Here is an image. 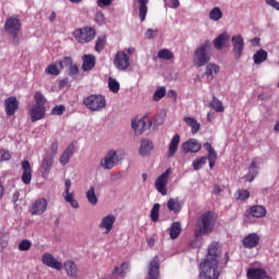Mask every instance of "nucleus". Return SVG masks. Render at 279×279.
Listing matches in <instances>:
<instances>
[{
	"label": "nucleus",
	"instance_id": "obj_27",
	"mask_svg": "<svg viewBox=\"0 0 279 279\" xmlns=\"http://www.w3.org/2000/svg\"><path fill=\"white\" fill-rule=\"evenodd\" d=\"M178 147H180V134H175L170 141L168 147V158H173L178 153Z\"/></svg>",
	"mask_w": 279,
	"mask_h": 279
},
{
	"label": "nucleus",
	"instance_id": "obj_29",
	"mask_svg": "<svg viewBox=\"0 0 279 279\" xmlns=\"http://www.w3.org/2000/svg\"><path fill=\"white\" fill-rule=\"evenodd\" d=\"M63 267L66 271V275L70 278H77L78 268H77V265L75 264V262H73L71 259L65 260L64 264H63Z\"/></svg>",
	"mask_w": 279,
	"mask_h": 279
},
{
	"label": "nucleus",
	"instance_id": "obj_2",
	"mask_svg": "<svg viewBox=\"0 0 279 279\" xmlns=\"http://www.w3.org/2000/svg\"><path fill=\"white\" fill-rule=\"evenodd\" d=\"M219 216L215 211H205L196 221V227L194 229V234L196 239L199 236H205V234H210L215 230Z\"/></svg>",
	"mask_w": 279,
	"mask_h": 279
},
{
	"label": "nucleus",
	"instance_id": "obj_18",
	"mask_svg": "<svg viewBox=\"0 0 279 279\" xmlns=\"http://www.w3.org/2000/svg\"><path fill=\"white\" fill-rule=\"evenodd\" d=\"M114 221H117V217H114V215L105 216L98 225V228H100V230H105V234H110V232H112V228H114Z\"/></svg>",
	"mask_w": 279,
	"mask_h": 279
},
{
	"label": "nucleus",
	"instance_id": "obj_31",
	"mask_svg": "<svg viewBox=\"0 0 279 279\" xmlns=\"http://www.w3.org/2000/svg\"><path fill=\"white\" fill-rule=\"evenodd\" d=\"M183 121L186 123V125H189V128H191L192 134H197V132H199L202 129V124H199L195 118L185 117Z\"/></svg>",
	"mask_w": 279,
	"mask_h": 279
},
{
	"label": "nucleus",
	"instance_id": "obj_12",
	"mask_svg": "<svg viewBox=\"0 0 279 279\" xmlns=\"http://www.w3.org/2000/svg\"><path fill=\"white\" fill-rule=\"evenodd\" d=\"M202 150V144L195 138H190L182 144L183 154H197Z\"/></svg>",
	"mask_w": 279,
	"mask_h": 279
},
{
	"label": "nucleus",
	"instance_id": "obj_48",
	"mask_svg": "<svg viewBox=\"0 0 279 279\" xmlns=\"http://www.w3.org/2000/svg\"><path fill=\"white\" fill-rule=\"evenodd\" d=\"M151 221H158L160 218V204L156 203L150 211Z\"/></svg>",
	"mask_w": 279,
	"mask_h": 279
},
{
	"label": "nucleus",
	"instance_id": "obj_30",
	"mask_svg": "<svg viewBox=\"0 0 279 279\" xmlns=\"http://www.w3.org/2000/svg\"><path fill=\"white\" fill-rule=\"evenodd\" d=\"M250 213L256 219H263V217L267 216V208L263 205H255L251 207Z\"/></svg>",
	"mask_w": 279,
	"mask_h": 279
},
{
	"label": "nucleus",
	"instance_id": "obj_10",
	"mask_svg": "<svg viewBox=\"0 0 279 279\" xmlns=\"http://www.w3.org/2000/svg\"><path fill=\"white\" fill-rule=\"evenodd\" d=\"M113 64L118 71H128L130 68V57L123 51H118L116 53Z\"/></svg>",
	"mask_w": 279,
	"mask_h": 279
},
{
	"label": "nucleus",
	"instance_id": "obj_14",
	"mask_svg": "<svg viewBox=\"0 0 279 279\" xmlns=\"http://www.w3.org/2000/svg\"><path fill=\"white\" fill-rule=\"evenodd\" d=\"M4 110L7 117H14V114H16V110H19L16 96H11L4 100Z\"/></svg>",
	"mask_w": 279,
	"mask_h": 279
},
{
	"label": "nucleus",
	"instance_id": "obj_37",
	"mask_svg": "<svg viewBox=\"0 0 279 279\" xmlns=\"http://www.w3.org/2000/svg\"><path fill=\"white\" fill-rule=\"evenodd\" d=\"M208 16L210 21H214V22L221 21L223 19V12L219 7H215L209 11Z\"/></svg>",
	"mask_w": 279,
	"mask_h": 279
},
{
	"label": "nucleus",
	"instance_id": "obj_9",
	"mask_svg": "<svg viewBox=\"0 0 279 279\" xmlns=\"http://www.w3.org/2000/svg\"><path fill=\"white\" fill-rule=\"evenodd\" d=\"M151 119L149 117L145 116L140 120H133L132 121V128L137 136H141L144 132H147L149 128H151Z\"/></svg>",
	"mask_w": 279,
	"mask_h": 279
},
{
	"label": "nucleus",
	"instance_id": "obj_5",
	"mask_svg": "<svg viewBox=\"0 0 279 279\" xmlns=\"http://www.w3.org/2000/svg\"><path fill=\"white\" fill-rule=\"evenodd\" d=\"M106 96L92 94L85 98H83V105L90 112H101L104 108H106Z\"/></svg>",
	"mask_w": 279,
	"mask_h": 279
},
{
	"label": "nucleus",
	"instance_id": "obj_28",
	"mask_svg": "<svg viewBox=\"0 0 279 279\" xmlns=\"http://www.w3.org/2000/svg\"><path fill=\"white\" fill-rule=\"evenodd\" d=\"M153 150H154V143L151 141L149 140L141 141L140 155H142L145 158L146 156H149Z\"/></svg>",
	"mask_w": 279,
	"mask_h": 279
},
{
	"label": "nucleus",
	"instance_id": "obj_47",
	"mask_svg": "<svg viewBox=\"0 0 279 279\" xmlns=\"http://www.w3.org/2000/svg\"><path fill=\"white\" fill-rule=\"evenodd\" d=\"M165 95H167V88L165 86H160L156 89L155 94L153 95V99L155 101H160V99H162Z\"/></svg>",
	"mask_w": 279,
	"mask_h": 279
},
{
	"label": "nucleus",
	"instance_id": "obj_55",
	"mask_svg": "<svg viewBox=\"0 0 279 279\" xmlns=\"http://www.w3.org/2000/svg\"><path fill=\"white\" fill-rule=\"evenodd\" d=\"M77 73H80V66L77 65V63L75 64H71L69 66V75L70 77H75V75H77Z\"/></svg>",
	"mask_w": 279,
	"mask_h": 279
},
{
	"label": "nucleus",
	"instance_id": "obj_16",
	"mask_svg": "<svg viewBox=\"0 0 279 279\" xmlns=\"http://www.w3.org/2000/svg\"><path fill=\"white\" fill-rule=\"evenodd\" d=\"M160 278V259L158 256L154 257L148 265V279Z\"/></svg>",
	"mask_w": 279,
	"mask_h": 279
},
{
	"label": "nucleus",
	"instance_id": "obj_34",
	"mask_svg": "<svg viewBox=\"0 0 279 279\" xmlns=\"http://www.w3.org/2000/svg\"><path fill=\"white\" fill-rule=\"evenodd\" d=\"M267 58V51L265 49H259L253 56L254 64H263V62H266Z\"/></svg>",
	"mask_w": 279,
	"mask_h": 279
},
{
	"label": "nucleus",
	"instance_id": "obj_53",
	"mask_svg": "<svg viewBox=\"0 0 279 279\" xmlns=\"http://www.w3.org/2000/svg\"><path fill=\"white\" fill-rule=\"evenodd\" d=\"M58 64H59L60 71H62L64 66H71L73 64V59L71 57H64L58 62Z\"/></svg>",
	"mask_w": 279,
	"mask_h": 279
},
{
	"label": "nucleus",
	"instance_id": "obj_43",
	"mask_svg": "<svg viewBox=\"0 0 279 279\" xmlns=\"http://www.w3.org/2000/svg\"><path fill=\"white\" fill-rule=\"evenodd\" d=\"M204 147L206 148V150L208 151L207 154V160H217V151H215V148L213 147V145H210V143H205Z\"/></svg>",
	"mask_w": 279,
	"mask_h": 279
},
{
	"label": "nucleus",
	"instance_id": "obj_63",
	"mask_svg": "<svg viewBox=\"0 0 279 279\" xmlns=\"http://www.w3.org/2000/svg\"><path fill=\"white\" fill-rule=\"evenodd\" d=\"M168 97H170L171 99H174V101H175V99H178V93L173 89H170L168 92Z\"/></svg>",
	"mask_w": 279,
	"mask_h": 279
},
{
	"label": "nucleus",
	"instance_id": "obj_39",
	"mask_svg": "<svg viewBox=\"0 0 279 279\" xmlns=\"http://www.w3.org/2000/svg\"><path fill=\"white\" fill-rule=\"evenodd\" d=\"M140 4V20L145 21L147 16V4L149 3V0H137Z\"/></svg>",
	"mask_w": 279,
	"mask_h": 279
},
{
	"label": "nucleus",
	"instance_id": "obj_13",
	"mask_svg": "<svg viewBox=\"0 0 279 279\" xmlns=\"http://www.w3.org/2000/svg\"><path fill=\"white\" fill-rule=\"evenodd\" d=\"M242 245L246 250H254V247H258V245H260V235H258V233H250L245 235L242 240Z\"/></svg>",
	"mask_w": 279,
	"mask_h": 279
},
{
	"label": "nucleus",
	"instance_id": "obj_50",
	"mask_svg": "<svg viewBox=\"0 0 279 279\" xmlns=\"http://www.w3.org/2000/svg\"><path fill=\"white\" fill-rule=\"evenodd\" d=\"M235 199H239L240 202H245V199H250V191L238 190L235 193Z\"/></svg>",
	"mask_w": 279,
	"mask_h": 279
},
{
	"label": "nucleus",
	"instance_id": "obj_23",
	"mask_svg": "<svg viewBox=\"0 0 279 279\" xmlns=\"http://www.w3.org/2000/svg\"><path fill=\"white\" fill-rule=\"evenodd\" d=\"M74 154H75V145L69 144L60 157V165H62V167H66V165L71 162V158H73Z\"/></svg>",
	"mask_w": 279,
	"mask_h": 279
},
{
	"label": "nucleus",
	"instance_id": "obj_32",
	"mask_svg": "<svg viewBox=\"0 0 279 279\" xmlns=\"http://www.w3.org/2000/svg\"><path fill=\"white\" fill-rule=\"evenodd\" d=\"M256 175H258V165L256 161H252L248 168V173L245 175L246 182H254Z\"/></svg>",
	"mask_w": 279,
	"mask_h": 279
},
{
	"label": "nucleus",
	"instance_id": "obj_1",
	"mask_svg": "<svg viewBox=\"0 0 279 279\" xmlns=\"http://www.w3.org/2000/svg\"><path fill=\"white\" fill-rule=\"evenodd\" d=\"M220 264L219 243L214 242L208 246L207 256L199 264V279H219V276H221Z\"/></svg>",
	"mask_w": 279,
	"mask_h": 279
},
{
	"label": "nucleus",
	"instance_id": "obj_44",
	"mask_svg": "<svg viewBox=\"0 0 279 279\" xmlns=\"http://www.w3.org/2000/svg\"><path fill=\"white\" fill-rule=\"evenodd\" d=\"M158 58L160 60H173L174 56L173 52H171V50L163 48L158 51Z\"/></svg>",
	"mask_w": 279,
	"mask_h": 279
},
{
	"label": "nucleus",
	"instance_id": "obj_57",
	"mask_svg": "<svg viewBox=\"0 0 279 279\" xmlns=\"http://www.w3.org/2000/svg\"><path fill=\"white\" fill-rule=\"evenodd\" d=\"M112 1L113 0H97L96 3H97V7L98 8H109V5H112Z\"/></svg>",
	"mask_w": 279,
	"mask_h": 279
},
{
	"label": "nucleus",
	"instance_id": "obj_6",
	"mask_svg": "<svg viewBox=\"0 0 279 279\" xmlns=\"http://www.w3.org/2000/svg\"><path fill=\"white\" fill-rule=\"evenodd\" d=\"M122 161H123L122 155H119L117 150L111 149L100 160V167H102V169H106L107 171H110L111 169H114L117 165H121Z\"/></svg>",
	"mask_w": 279,
	"mask_h": 279
},
{
	"label": "nucleus",
	"instance_id": "obj_45",
	"mask_svg": "<svg viewBox=\"0 0 279 279\" xmlns=\"http://www.w3.org/2000/svg\"><path fill=\"white\" fill-rule=\"evenodd\" d=\"M19 252H29L32 250V241L24 239L17 245Z\"/></svg>",
	"mask_w": 279,
	"mask_h": 279
},
{
	"label": "nucleus",
	"instance_id": "obj_19",
	"mask_svg": "<svg viewBox=\"0 0 279 279\" xmlns=\"http://www.w3.org/2000/svg\"><path fill=\"white\" fill-rule=\"evenodd\" d=\"M47 206L48 203L45 198H39L35 201L31 207V215H44V213L47 210Z\"/></svg>",
	"mask_w": 279,
	"mask_h": 279
},
{
	"label": "nucleus",
	"instance_id": "obj_4",
	"mask_svg": "<svg viewBox=\"0 0 279 279\" xmlns=\"http://www.w3.org/2000/svg\"><path fill=\"white\" fill-rule=\"evenodd\" d=\"M21 20L19 19V15H13L7 19L4 23V32L11 36L12 38V45L14 47H19L21 45V38L19 37V34L21 32Z\"/></svg>",
	"mask_w": 279,
	"mask_h": 279
},
{
	"label": "nucleus",
	"instance_id": "obj_46",
	"mask_svg": "<svg viewBox=\"0 0 279 279\" xmlns=\"http://www.w3.org/2000/svg\"><path fill=\"white\" fill-rule=\"evenodd\" d=\"M208 158L207 157H198L196 158L193 163H192V167L194 169V171H199V169H202V167L204 165H206Z\"/></svg>",
	"mask_w": 279,
	"mask_h": 279
},
{
	"label": "nucleus",
	"instance_id": "obj_52",
	"mask_svg": "<svg viewBox=\"0 0 279 279\" xmlns=\"http://www.w3.org/2000/svg\"><path fill=\"white\" fill-rule=\"evenodd\" d=\"M60 68L58 69V64L56 63H51L47 66L46 69V73H48V75H60Z\"/></svg>",
	"mask_w": 279,
	"mask_h": 279
},
{
	"label": "nucleus",
	"instance_id": "obj_61",
	"mask_svg": "<svg viewBox=\"0 0 279 279\" xmlns=\"http://www.w3.org/2000/svg\"><path fill=\"white\" fill-rule=\"evenodd\" d=\"M267 5H270V8H274L275 10H278L279 12V2L276 0H266Z\"/></svg>",
	"mask_w": 279,
	"mask_h": 279
},
{
	"label": "nucleus",
	"instance_id": "obj_56",
	"mask_svg": "<svg viewBox=\"0 0 279 279\" xmlns=\"http://www.w3.org/2000/svg\"><path fill=\"white\" fill-rule=\"evenodd\" d=\"M64 110H65V108L63 105H57L54 108H52L51 114L60 117V114L64 113Z\"/></svg>",
	"mask_w": 279,
	"mask_h": 279
},
{
	"label": "nucleus",
	"instance_id": "obj_11",
	"mask_svg": "<svg viewBox=\"0 0 279 279\" xmlns=\"http://www.w3.org/2000/svg\"><path fill=\"white\" fill-rule=\"evenodd\" d=\"M231 43L233 45L234 58H235V60H240L241 56H243V49L245 48L243 36L233 35L231 38Z\"/></svg>",
	"mask_w": 279,
	"mask_h": 279
},
{
	"label": "nucleus",
	"instance_id": "obj_33",
	"mask_svg": "<svg viewBox=\"0 0 279 279\" xmlns=\"http://www.w3.org/2000/svg\"><path fill=\"white\" fill-rule=\"evenodd\" d=\"M181 233L182 223H180V221L172 222L170 227V239H172V241H175V239H178V236H180Z\"/></svg>",
	"mask_w": 279,
	"mask_h": 279
},
{
	"label": "nucleus",
	"instance_id": "obj_15",
	"mask_svg": "<svg viewBox=\"0 0 279 279\" xmlns=\"http://www.w3.org/2000/svg\"><path fill=\"white\" fill-rule=\"evenodd\" d=\"M46 112L47 108H45V106L34 105L29 110L32 123H36V121L45 119Z\"/></svg>",
	"mask_w": 279,
	"mask_h": 279
},
{
	"label": "nucleus",
	"instance_id": "obj_22",
	"mask_svg": "<svg viewBox=\"0 0 279 279\" xmlns=\"http://www.w3.org/2000/svg\"><path fill=\"white\" fill-rule=\"evenodd\" d=\"M128 271H130V263L124 262L120 265V267H114L111 271V275L113 276L112 279H123L125 276H128Z\"/></svg>",
	"mask_w": 279,
	"mask_h": 279
},
{
	"label": "nucleus",
	"instance_id": "obj_60",
	"mask_svg": "<svg viewBox=\"0 0 279 279\" xmlns=\"http://www.w3.org/2000/svg\"><path fill=\"white\" fill-rule=\"evenodd\" d=\"M58 149H59V144H58V141L53 142L50 146V150H51V156L53 158V156H57L58 155Z\"/></svg>",
	"mask_w": 279,
	"mask_h": 279
},
{
	"label": "nucleus",
	"instance_id": "obj_36",
	"mask_svg": "<svg viewBox=\"0 0 279 279\" xmlns=\"http://www.w3.org/2000/svg\"><path fill=\"white\" fill-rule=\"evenodd\" d=\"M219 73V65L215 63H209L206 65L205 75L208 80H213L214 75Z\"/></svg>",
	"mask_w": 279,
	"mask_h": 279
},
{
	"label": "nucleus",
	"instance_id": "obj_41",
	"mask_svg": "<svg viewBox=\"0 0 279 279\" xmlns=\"http://www.w3.org/2000/svg\"><path fill=\"white\" fill-rule=\"evenodd\" d=\"M105 48H106V35L98 36L95 45V51H97V53H101V51H104Z\"/></svg>",
	"mask_w": 279,
	"mask_h": 279
},
{
	"label": "nucleus",
	"instance_id": "obj_51",
	"mask_svg": "<svg viewBox=\"0 0 279 279\" xmlns=\"http://www.w3.org/2000/svg\"><path fill=\"white\" fill-rule=\"evenodd\" d=\"M35 106H45V104H47V98L41 92H35Z\"/></svg>",
	"mask_w": 279,
	"mask_h": 279
},
{
	"label": "nucleus",
	"instance_id": "obj_49",
	"mask_svg": "<svg viewBox=\"0 0 279 279\" xmlns=\"http://www.w3.org/2000/svg\"><path fill=\"white\" fill-rule=\"evenodd\" d=\"M64 201L68 202L72 206V208H80V203L75 201V195L72 194H64Z\"/></svg>",
	"mask_w": 279,
	"mask_h": 279
},
{
	"label": "nucleus",
	"instance_id": "obj_38",
	"mask_svg": "<svg viewBox=\"0 0 279 279\" xmlns=\"http://www.w3.org/2000/svg\"><path fill=\"white\" fill-rule=\"evenodd\" d=\"M108 88H109L110 93H113V95H117V93H119V90H121V84L119 83V81H117V78L109 77L108 78Z\"/></svg>",
	"mask_w": 279,
	"mask_h": 279
},
{
	"label": "nucleus",
	"instance_id": "obj_59",
	"mask_svg": "<svg viewBox=\"0 0 279 279\" xmlns=\"http://www.w3.org/2000/svg\"><path fill=\"white\" fill-rule=\"evenodd\" d=\"M157 34H158V29L148 28L145 33V38H148V40H151V38H154V36H157Z\"/></svg>",
	"mask_w": 279,
	"mask_h": 279
},
{
	"label": "nucleus",
	"instance_id": "obj_7",
	"mask_svg": "<svg viewBox=\"0 0 279 279\" xmlns=\"http://www.w3.org/2000/svg\"><path fill=\"white\" fill-rule=\"evenodd\" d=\"M96 36L97 31H95V28L90 26H86L74 31V38L77 40V43H81V45H86V43L95 40Z\"/></svg>",
	"mask_w": 279,
	"mask_h": 279
},
{
	"label": "nucleus",
	"instance_id": "obj_17",
	"mask_svg": "<svg viewBox=\"0 0 279 279\" xmlns=\"http://www.w3.org/2000/svg\"><path fill=\"white\" fill-rule=\"evenodd\" d=\"M41 263L47 267H51L52 269H57V271L62 270V263H60L51 253H45L41 257Z\"/></svg>",
	"mask_w": 279,
	"mask_h": 279
},
{
	"label": "nucleus",
	"instance_id": "obj_35",
	"mask_svg": "<svg viewBox=\"0 0 279 279\" xmlns=\"http://www.w3.org/2000/svg\"><path fill=\"white\" fill-rule=\"evenodd\" d=\"M168 209L172 213H180L182 210V204H180V198H170L167 203Z\"/></svg>",
	"mask_w": 279,
	"mask_h": 279
},
{
	"label": "nucleus",
	"instance_id": "obj_42",
	"mask_svg": "<svg viewBox=\"0 0 279 279\" xmlns=\"http://www.w3.org/2000/svg\"><path fill=\"white\" fill-rule=\"evenodd\" d=\"M210 106L216 112H223V110H226V108L223 107V102H221V100H219L217 97L213 98V100L210 101Z\"/></svg>",
	"mask_w": 279,
	"mask_h": 279
},
{
	"label": "nucleus",
	"instance_id": "obj_8",
	"mask_svg": "<svg viewBox=\"0 0 279 279\" xmlns=\"http://www.w3.org/2000/svg\"><path fill=\"white\" fill-rule=\"evenodd\" d=\"M169 175H171V168H168L155 181V189L160 195H167V184H169Z\"/></svg>",
	"mask_w": 279,
	"mask_h": 279
},
{
	"label": "nucleus",
	"instance_id": "obj_26",
	"mask_svg": "<svg viewBox=\"0 0 279 279\" xmlns=\"http://www.w3.org/2000/svg\"><path fill=\"white\" fill-rule=\"evenodd\" d=\"M22 182L23 184H31L32 183V165L27 161L24 160L22 162Z\"/></svg>",
	"mask_w": 279,
	"mask_h": 279
},
{
	"label": "nucleus",
	"instance_id": "obj_25",
	"mask_svg": "<svg viewBox=\"0 0 279 279\" xmlns=\"http://www.w3.org/2000/svg\"><path fill=\"white\" fill-rule=\"evenodd\" d=\"M228 43H230V35L225 32L214 39V47L221 51L223 47H228Z\"/></svg>",
	"mask_w": 279,
	"mask_h": 279
},
{
	"label": "nucleus",
	"instance_id": "obj_64",
	"mask_svg": "<svg viewBox=\"0 0 279 279\" xmlns=\"http://www.w3.org/2000/svg\"><path fill=\"white\" fill-rule=\"evenodd\" d=\"M172 8L178 9L180 8V0H171Z\"/></svg>",
	"mask_w": 279,
	"mask_h": 279
},
{
	"label": "nucleus",
	"instance_id": "obj_20",
	"mask_svg": "<svg viewBox=\"0 0 279 279\" xmlns=\"http://www.w3.org/2000/svg\"><path fill=\"white\" fill-rule=\"evenodd\" d=\"M247 279H271V277L267 276V270L263 268H248L246 271Z\"/></svg>",
	"mask_w": 279,
	"mask_h": 279
},
{
	"label": "nucleus",
	"instance_id": "obj_21",
	"mask_svg": "<svg viewBox=\"0 0 279 279\" xmlns=\"http://www.w3.org/2000/svg\"><path fill=\"white\" fill-rule=\"evenodd\" d=\"M53 167V156L46 154L41 161V175L43 178H48L51 172V168Z\"/></svg>",
	"mask_w": 279,
	"mask_h": 279
},
{
	"label": "nucleus",
	"instance_id": "obj_40",
	"mask_svg": "<svg viewBox=\"0 0 279 279\" xmlns=\"http://www.w3.org/2000/svg\"><path fill=\"white\" fill-rule=\"evenodd\" d=\"M86 199L92 204V206H97V194H95V186H90L89 190L86 192Z\"/></svg>",
	"mask_w": 279,
	"mask_h": 279
},
{
	"label": "nucleus",
	"instance_id": "obj_54",
	"mask_svg": "<svg viewBox=\"0 0 279 279\" xmlns=\"http://www.w3.org/2000/svg\"><path fill=\"white\" fill-rule=\"evenodd\" d=\"M95 21L98 25H104V23H106V16L104 15V12L97 11L95 14Z\"/></svg>",
	"mask_w": 279,
	"mask_h": 279
},
{
	"label": "nucleus",
	"instance_id": "obj_62",
	"mask_svg": "<svg viewBox=\"0 0 279 279\" xmlns=\"http://www.w3.org/2000/svg\"><path fill=\"white\" fill-rule=\"evenodd\" d=\"M65 190H64V194L65 195H71V179H66L65 182Z\"/></svg>",
	"mask_w": 279,
	"mask_h": 279
},
{
	"label": "nucleus",
	"instance_id": "obj_58",
	"mask_svg": "<svg viewBox=\"0 0 279 279\" xmlns=\"http://www.w3.org/2000/svg\"><path fill=\"white\" fill-rule=\"evenodd\" d=\"M11 155L10 151L5 149H0V162H3V160H10Z\"/></svg>",
	"mask_w": 279,
	"mask_h": 279
},
{
	"label": "nucleus",
	"instance_id": "obj_24",
	"mask_svg": "<svg viewBox=\"0 0 279 279\" xmlns=\"http://www.w3.org/2000/svg\"><path fill=\"white\" fill-rule=\"evenodd\" d=\"M82 60V71H84L85 73H88V71H93L95 69V64H97V60L93 54H84Z\"/></svg>",
	"mask_w": 279,
	"mask_h": 279
},
{
	"label": "nucleus",
	"instance_id": "obj_3",
	"mask_svg": "<svg viewBox=\"0 0 279 279\" xmlns=\"http://www.w3.org/2000/svg\"><path fill=\"white\" fill-rule=\"evenodd\" d=\"M210 40H205L194 51V66L198 69L202 66H206L210 62V58L213 56Z\"/></svg>",
	"mask_w": 279,
	"mask_h": 279
}]
</instances>
